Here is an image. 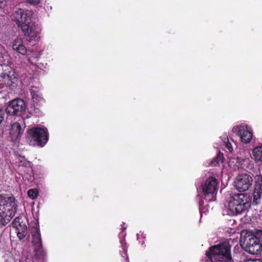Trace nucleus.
Segmentation results:
<instances>
[{
  "instance_id": "f257e3e1",
  "label": "nucleus",
  "mask_w": 262,
  "mask_h": 262,
  "mask_svg": "<svg viewBox=\"0 0 262 262\" xmlns=\"http://www.w3.org/2000/svg\"><path fill=\"white\" fill-rule=\"evenodd\" d=\"M32 15L31 11L19 9L14 12L13 16L14 21L21 28L27 40L29 42L37 41L40 37V29L32 21Z\"/></svg>"
},
{
  "instance_id": "f03ea898",
  "label": "nucleus",
  "mask_w": 262,
  "mask_h": 262,
  "mask_svg": "<svg viewBox=\"0 0 262 262\" xmlns=\"http://www.w3.org/2000/svg\"><path fill=\"white\" fill-rule=\"evenodd\" d=\"M231 246L228 242L211 247L206 252L205 262H228L231 258Z\"/></svg>"
},
{
  "instance_id": "7ed1b4c3",
  "label": "nucleus",
  "mask_w": 262,
  "mask_h": 262,
  "mask_svg": "<svg viewBox=\"0 0 262 262\" xmlns=\"http://www.w3.org/2000/svg\"><path fill=\"white\" fill-rule=\"evenodd\" d=\"M250 204L249 195L246 193H236L230 195L226 206L229 214L233 215L248 210Z\"/></svg>"
},
{
  "instance_id": "20e7f679",
  "label": "nucleus",
  "mask_w": 262,
  "mask_h": 262,
  "mask_svg": "<svg viewBox=\"0 0 262 262\" xmlns=\"http://www.w3.org/2000/svg\"><path fill=\"white\" fill-rule=\"evenodd\" d=\"M17 203L14 197L0 195V224L9 223L17 211Z\"/></svg>"
},
{
  "instance_id": "39448f33",
  "label": "nucleus",
  "mask_w": 262,
  "mask_h": 262,
  "mask_svg": "<svg viewBox=\"0 0 262 262\" xmlns=\"http://www.w3.org/2000/svg\"><path fill=\"white\" fill-rule=\"evenodd\" d=\"M27 142L32 146H43L48 140L47 129L40 127H34L27 132Z\"/></svg>"
},
{
  "instance_id": "423d86ee",
  "label": "nucleus",
  "mask_w": 262,
  "mask_h": 262,
  "mask_svg": "<svg viewBox=\"0 0 262 262\" xmlns=\"http://www.w3.org/2000/svg\"><path fill=\"white\" fill-rule=\"evenodd\" d=\"M217 182L214 177H210L202 185V191L204 199L208 201L215 200Z\"/></svg>"
},
{
  "instance_id": "0eeeda50",
  "label": "nucleus",
  "mask_w": 262,
  "mask_h": 262,
  "mask_svg": "<svg viewBox=\"0 0 262 262\" xmlns=\"http://www.w3.org/2000/svg\"><path fill=\"white\" fill-rule=\"evenodd\" d=\"M25 110L26 104L25 101L20 98H17L9 102L6 108V112L12 116L20 115Z\"/></svg>"
},
{
  "instance_id": "6e6552de",
  "label": "nucleus",
  "mask_w": 262,
  "mask_h": 262,
  "mask_svg": "<svg viewBox=\"0 0 262 262\" xmlns=\"http://www.w3.org/2000/svg\"><path fill=\"white\" fill-rule=\"evenodd\" d=\"M246 245L245 250L251 254H258L262 249V246L259 241L254 237L253 235H248L245 238Z\"/></svg>"
},
{
  "instance_id": "1a4fd4ad",
  "label": "nucleus",
  "mask_w": 262,
  "mask_h": 262,
  "mask_svg": "<svg viewBox=\"0 0 262 262\" xmlns=\"http://www.w3.org/2000/svg\"><path fill=\"white\" fill-rule=\"evenodd\" d=\"M253 179L251 175L243 173L237 176L235 181V187L239 191L248 190L252 186Z\"/></svg>"
},
{
  "instance_id": "9d476101",
  "label": "nucleus",
  "mask_w": 262,
  "mask_h": 262,
  "mask_svg": "<svg viewBox=\"0 0 262 262\" xmlns=\"http://www.w3.org/2000/svg\"><path fill=\"white\" fill-rule=\"evenodd\" d=\"M6 57L7 60V62H4V63L2 64L4 65L5 68L4 71L5 72H8V73H2L1 76L4 79L5 83L9 86H10L11 83H14L15 81L16 80V79L14 75V71L11 67L12 63L9 60V57L8 55H6Z\"/></svg>"
},
{
  "instance_id": "9b49d317",
  "label": "nucleus",
  "mask_w": 262,
  "mask_h": 262,
  "mask_svg": "<svg viewBox=\"0 0 262 262\" xmlns=\"http://www.w3.org/2000/svg\"><path fill=\"white\" fill-rule=\"evenodd\" d=\"M232 130L240 137L243 143L247 144L251 141L253 136L252 132L247 125L236 126L233 128Z\"/></svg>"
},
{
  "instance_id": "f8f14e48",
  "label": "nucleus",
  "mask_w": 262,
  "mask_h": 262,
  "mask_svg": "<svg viewBox=\"0 0 262 262\" xmlns=\"http://www.w3.org/2000/svg\"><path fill=\"white\" fill-rule=\"evenodd\" d=\"M255 180V186L253 192V202L257 204L260 202L262 194V175L256 176Z\"/></svg>"
},
{
  "instance_id": "ddd939ff",
  "label": "nucleus",
  "mask_w": 262,
  "mask_h": 262,
  "mask_svg": "<svg viewBox=\"0 0 262 262\" xmlns=\"http://www.w3.org/2000/svg\"><path fill=\"white\" fill-rule=\"evenodd\" d=\"M23 133V129L19 123L15 122L11 124L10 129V136L12 141L15 142L19 141Z\"/></svg>"
},
{
  "instance_id": "4468645a",
  "label": "nucleus",
  "mask_w": 262,
  "mask_h": 262,
  "mask_svg": "<svg viewBox=\"0 0 262 262\" xmlns=\"http://www.w3.org/2000/svg\"><path fill=\"white\" fill-rule=\"evenodd\" d=\"M12 47L14 51L23 55H26L28 52H30V50H27L24 45L23 38L20 37H17L13 40Z\"/></svg>"
},
{
  "instance_id": "2eb2a0df",
  "label": "nucleus",
  "mask_w": 262,
  "mask_h": 262,
  "mask_svg": "<svg viewBox=\"0 0 262 262\" xmlns=\"http://www.w3.org/2000/svg\"><path fill=\"white\" fill-rule=\"evenodd\" d=\"M30 92L34 103L38 105H41L44 103L45 100L42 97L39 88L34 86H31Z\"/></svg>"
},
{
  "instance_id": "dca6fc26",
  "label": "nucleus",
  "mask_w": 262,
  "mask_h": 262,
  "mask_svg": "<svg viewBox=\"0 0 262 262\" xmlns=\"http://www.w3.org/2000/svg\"><path fill=\"white\" fill-rule=\"evenodd\" d=\"M31 234L32 236V243L36 248H41V240L39 229L38 227L34 226L31 228Z\"/></svg>"
},
{
  "instance_id": "f3484780",
  "label": "nucleus",
  "mask_w": 262,
  "mask_h": 262,
  "mask_svg": "<svg viewBox=\"0 0 262 262\" xmlns=\"http://www.w3.org/2000/svg\"><path fill=\"white\" fill-rule=\"evenodd\" d=\"M252 158L256 162H262V143L255 147L252 151Z\"/></svg>"
},
{
  "instance_id": "a211bd4d",
  "label": "nucleus",
  "mask_w": 262,
  "mask_h": 262,
  "mask_svg": "<svg viewBox=\"0 0 262 262\" xmlns=\"http://www.w3.org/2000/svg\"><path fill=\"white\" fill-rule=\"evenodd\" d=\"M122 229H123V230L119 233V236L120 238V244L121 245L122 250H123L125 255H126L127 249L126 248V247L125 246V245H126V243H125V240H124V238L126 235V233L123 231L125 229V228H122Z\"/></svg>"
},
{
  "instance_id": "6ab92c4d",
  "label": "nucleus",
  "mask_w": 262,
  "mask_h": 262,
  "mask_svg": "<svg viewBox=\"0 0 262 262\" xmlns=\"http://www.w3.org/2000/svg\"><path fill=\"white\" fill-rule=\"evenodd\" d=\"M221 139L223 142V145L225 146L226 148L229 150L230 152H232L233 149L230 142H229L227 136L225 135L221 137Z\"/></svg>"
},
{
  "instance_id": "aec40b11",
  "label": "nucleus",
  "mask_w": 262,
  "mask_h": 262,
  "mask_svg": "<svg viewBox=\"0 0 262 262\" xmlns=\"http://www.w3.org/2000/svg\"><path fill=\"white\" fill-rule=\"evenodd\" d=\"M16 230L17 236L20 239H23L27 233L26 226H23V228L17 229Z\"/></svg>"
},
{
  "instance_id": "412c9836",
  "label": "nucleus",
  "mask_w": 262,
  "mask_h": 262,
  "mask_svg": "<svg viewBox=\"0 0 262 262\" xmlns=\"http://www.w3.org/2000/svg\"><path fill=\"white\" fill-rule=\"evenodd\" d=\"M21 219L19 217H16L12 223V226L15 228L16 230L19 228H23V226H26L25 224H23L22 222H20Z\"/></svg>"
},
{
  "instance_id": "4be33fe9",
  "label": "nucleus",
  "mask_w": 262,
  "mask_h": 262,
  "mask_svg": "<svg viewBox=\"0 0 262 262\" xmlns=\"http://www.w3.org/2000/svg\"><path fill=\"white\" fill-rule=\"evenodd\" d=\"M223 160V155L222 154L220 153L217 155L216 158L213 159V160L211 162V165L213 166H216L220 162L222 163Z\"/></svg>"
},
{
  "instance_id": "5701e85b",
  "label": "nucleus",
  "mask_w": 262,
  "mask_h": 262,
  "mask_svg": "<svg viewBox=\"0 0 262 262\" xmlns=\"http://www.w3.org/2000/svg\"><path fill=\"white\" fill-rule=\"evenodd\" d=\"M38 192L36 189H30L28 191V195L31 199L34 200L36 198Z\"/></svg>"
},
{
  "instance_id": "b1692460",
  "label": "nucleus",
  "mask_w": 262,
  "mask_h": 262,
  "mask_svg": "<svg viewBox=\"0 0 262 262\" xmlns=\"http://www.w3.org/2000/svg\"><path fill=\"white\" fill-rule=\"evenodd\" d=\"M254 237L257 238L259 241H262V230H256L255 232Z\"/></svg>"
},
{
  "instance_id": "393cba45",
  "label": "nucleus",
  "mask_w": 262,
  "mask_h": 262,
  "mask_svg": "<svg viewBox=\"0 0 262 262\" xmlns=\"http://www.w3.org/2000/svg\"><path fill=\"white\" fill-rule=\"evenodd\" d=\"M8 0H0V9H4L7 5Z\"/></svg>"
},
{
  "instance_id": "a878e982",
  "label": "nucleus",
  "mask_w": 262,
  "mask_h": 262,
  "mask_svg": "<svg viewBox=\"0 0 262 262\" xmlns=\"http://www.w3.org/2000/svg\"><path fill=\"white\" fill-rule=\"evenodd\" d=\"M31 5H36L40 3V0H26Z\"/></svg>"
},
{
  "instance_id": "bb28decb",
  "label": "nucleus",
  "mask_w": 262,
  "mask_h": 262,
  "mask_svg": "<svg viewBox=\"0 0 262 262\" xmlns=\"http://www.w3.org/2000/svg\"><path fill=\"white\" fill-rule=\"evenodd\" d=\"M4 118V112L3 110L0 107V124L2 123Z\"/></svg>"
},
{
  "instance_id": "cd10ccee",
  "label": "nucleus",
  "mask_w": 262,
  "mask_h": 262,
  "mask_svg": "<svg viewBox=\"0 0 262 262\" xmlns=\"http://www.w3.org/2000/svg\"><path fill=\"white\" fill-rule=\"evenodd\" d=\"M245 262H262V260L260 259H248L246 260Z\"/></svg>"
},
{
  "instance_id": "c85d7f7f",
  "label": "nucleus",
  "mask_w": 262,
  "mask_h": 262,
  "mask_svg": "<svg viewBox=\"0 0 262 262\" xmlns=\"http://www.w3.org/2000/svg\"><path fill=\"white\" fill-rule=\"evenodd\" d=\"M28 60H29L30 62H31V57H28Z\"/></svg>"
},
{
  "instance_id": "c756f323",
  "label": "nucleus",
  "mask_w": 262,
  "mask_h": 262,
  "mask_svg": "<svg viewBox=\"0 0 262 262\" xmlns=\"http://www.w3.org/2000/svg\"><path fill=\"white\" fill-rule=\"evenodd\" d=\"M126 261H128V257H127V256H126Z\"/></svg>"
},
{
  "instance_id": "7c9ffc66",
  "label": "nucleus",
  "mask_w": 262,
  "mask_h": 262,
  "mask_svg": "<svg viewBox=\"0 0 262 262\" xmlns=\"http://www.w3.org/2000/svg\"><path fill=\"white\" fill-rule=\"evenodd\" d=\"M0 61H1V59H0ZM2 62H3V60H2Z\"/></svg>"
}]
</instances>
